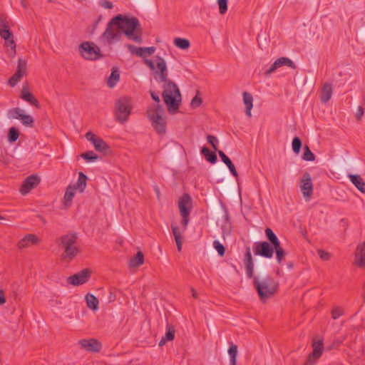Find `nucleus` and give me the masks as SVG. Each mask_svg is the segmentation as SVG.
Here are the masks:
<instances>
[{
    "label": "nucleus",
    "mask_w": 365,
    "mask_h": 365,
    "mask_svg": "<svg viewBox=\"0 0 365 365\" xmlns=\"http://www.w3.org/2000/svg\"><path fill=\"white\" fill-rule=\"evenodd\" d=\"M119 17H113L108 23L105 31L101 34L100 41L104 44L110 45L119 41L122 37V31L118 29L117 20Z\"/></svg>",
    "instance_id": "obj_6"
},
{
    "label": "nucleus",
    "mask_w": 365,
    "mask_h": 365,
    "mask_svg": "<svg viewBox=\"0 0 365 365\" xmlns=\"http://www.w3.org/2000/svg\"><path fill=\"white\" fill-rule=\"evenodd\" d=\"M156 66L150 59L145 58V64L154 71V78L163 82V97L168 110L170 113H175L179 110L181 101V95L178 86L172 81L168 79V69L165 61L160 56H156Z\"/></svg>",
    "instance_id": "obj_1"
},
{
    "label": "nucleus",
    "mask_w": 365,
    "mask_h": 365,
    "mask_svg": "<svg viewBox=\"0 0 365 365\" xmlns=\"http://www.w3.org/2000/svg\"><path fill=\"white\" fill-rule=\"evenodd\" d=\"M302 145V143L301 139L297 136L294 137L292 140V150L295 154L298 155L299 153Z\"/></svg>",
    "instance_id": "obj_44"
},
{
    "label": "nucleus",
    "mask_w": 365,
    "mask_h": 365,
    "mask_svg": "<svg viewBox=\"0 0 365 365\" xmlns=\"http://www.w3.org/2000/svg\"><path fill=\"white\" fill-rule=\"evenodd\" d=\"M171 227H172L173 234L174 235L175 240V242H176V245H177L178 250L179 252H180L181 249H182V235H181V233H180V232L179 230V228L177 226L172 225Z\"/></svg>",
    "instance_id": "obj_36"
},
{
    "label": "nucleus",
    "mask_w": 365,
    "mask_h": 365,
    "mask_svg": "<svg viewBox=\"0 0 365 365\" xmlns=\"http://www.w3.org/2000/svg\"><path fill=\"white\" fill-rule=\"evenodd\" d=\"M81 156L88 162L95 161L98 159V155H96L93 151H88L83 153L81 155Z\"/></svg>",
    "instance_id": "obj_45"
},
{
    "label": "nucleus",
    "mask_w": 365,
    "mask_h": 365,
    "mask_svg": "<svg viewBox=\"0 0 365 365\" xmlns=\"http://www.w3.org/2000/svg\"><path fill=\"white\" fill-rule=\"evenodd\" d=\"M152 99L157 103L147 110V116L151 122L152 126L158 134L163 135L166 133L165 118L163 117L165 110L161 104H160L159 96L153 91H150Z\"/></svg>",
    "instance_id": "obj_2"
},
{
    "label": "nucleus",
    "mask_w": 365,
    "mask_h": 365,
    "mask_svg": "<svg viewBox=\"0 0 365 365\" xmlns=\"http://www.w3.org/2000/svg\"><path fill=\"white\" fill-rule=\"evenodd\" d=\"M216 151H211L207 147H203L201 149V154L205 157L206 160L212 164H214L217 160V157L215 153Z\"/></svg>",
    "instance_id": "obj_31"
},
{
    "label": "nucleus",
    "mask_w": 365,
    "mask_h": 365,
    "mask_svg": "<svg viewBox=\"0 0 365 365\" xmlns=\"http://www.w3.org/2000/svg\"><path fill=\"white\" fill-rule=\"evenodd\" d=\"M265 235L267 239V241L270 245L273 246V247L275 249V247H278V245H281L280 241L279 240L277 235L274 234V232L272 231V230L269 227H267L265 229Z\"/></svg>",
    "instance_id": "obj_29"
},
{
    "label": "nucleus",
    "mask_w": 365,
    "mask_h": 365,
    "mask_svg": "<svg viewBox=\"0 0 365 365\" xmlns=\"http://www.w3.org/2000/svg\"><path fill=\"white\" fill-rule=\"evenodd\" d=\"M86 139L92 143L95 149L104 155H108L111 152L110 148L107 145L103 139L96 135L91 131L86 133Z\"/></svg>",
    "instance_id": "obj_12"
},
{
    "label": "nucleus",
    "mask_w": 365,
    "mask_h": 365,
    "mask_svg": "<svg viewBox=\"0 0 365 365\" xmlns=\"http://www.w3.org/2000/svg\"><path fill=\"white\" fill-rule=\"evenodd\" d=\"M278 68H279L276 61L271 65L269 69H267L264 74L266 76H269L271 73H274Z\"/></svg>",
    "instance_id": "obj_53"
},
{
    "label": "nucleus",
    "mask_w": 365,
    "mask_h": 365,
    "mask_svg": "<svg viewBox=\"0 0 365 365\" xmlns=\"http://www.w3.org/2000/svg\"><path fill=\"white\" fill-rule=\"evenodd\" d=\"M168 341L164 338V336L162 337L161 340L159 342V346H163Z\"/></svg>",
    "instance_id": "obj_64"
},
{
    "label": "nucleus",
    "mask_w": 365,
    "mask_h": 365,
    "mask_svg": "<svg viewBox=\"0 0 365 365\" xmlns=\"http://www.w3.org/2000/svg\"><path fill=\"white\" fill-rule=\"evenodd\" d=\"M207 140L212 145L214 150L217 151L218 153L219 150L217 149V144H218L217 138L214 135H208L207 136Z\"/></svg>",
    "instance_id": "obj_48"
},
{
    "label": "nucleus",
    "mask_w": 365,
    "mask_h": 365,
    "mask_svg": "<svg viewBox=\"0 0 365 365\" xmlns=\"http://www.w3.org/2000/svg\"><path fill=\"white\" fill-rule=\"evenodd\" d=\"M355 264L359 267H365V242L359 244L356 248Z\"/></svg>",
    "instance_id": "obj_22"
},
{
    "label": "nucleus",
    "mask_w": 365,
    "mask_h": 365,
    "mask_svg": "<svg viewBox=\"0 0 365 365\" xmlns=\"http://www.w3.org/2000/svg\"><path fill=\"white\" fill-rule=\"evenodd\" d=\"M348 178L361 192L365 193V182L359 175L349 174Z\"/></svg>",
    "instance_id": "obj_24"
},
{
    "label": "nucleus",
    "mask_w": 365,
    "mask_h": 365,
    "mask_svg": "<svg viewBox=\"0 0 365 365\" xmlns=\"http://www.w3.org/2000/svg\"><path fill=\"white\" fill-rule=\"evenodd\" d=\"M109 302H113L115 299V295L110 292L109 295Z\"/></svg>",
    "instance_id": "obj_63"
},
{
    "label": "nucleus",
    "mask_w": 365,
    "mask_h": 365,
    "mask_svg": "<svg viewBox=\"0 0 365 365\" xmlns=\"http://www.w3.org/2000/svg\"><path fill=\"white\" fill-rule=\"evenodd\" d=\"M173 43L176 47L183 50H186L190 46V41L184 38H175Z\"/></svg>",
    "instance_id": "obj_38"
},
{
    "label": "nucleus",
    "mask_w": 365,
    "mask_h": 365,
    "mask_svg": "<svg viewBox=\"0 0 365 365\" xmlns=\"http://www.w3.org/2000/svg\"><path fill=\"white\" fill-rule=\"evenodd\" d=\"M143 51H144V53H147L149 55H151L155 51V47H154V46L144 47Z\"/></svg>",
    "instance_id": "obj_57"
},
{
    "label": "nucleus",
    "mask_w": 365,
    "mask_h": 365,
    "mask_svg": "<svg viewBox=\"0 0 365 365\" xmlns=\"http://www.w3.org/2000/svg\"><path fill=\"white\" fill-rule=\"evenodd\" d=\"M78 344H80L81 349L93 353L99 352L102 348V344L101 342L96 339H83L78 341Z\"/></svg>",
    "instance_id": "obj_16"
},
{
    "label": "nucleus",
    "mask_w": 365,
    "mask_h": 365,
    "mask_svg": "<svg viewBox=\"0 0 365 365\" xmlns=\"http://www.w3.org/2000/svg\"><path fill=\"white\" fill-rule=\"evenodd\" d=\"M132 106L130 99L128 97H123L115 102V118L120 123L126 122L131 113Z\"/></svg>",
    "instance_id": "obj_7"
},
{
    "label": "nucleus",
    "mask_w": 365,
    "mask_h": 365,
    "mask_svg": "<svg viewBox=\"0 0 365 365\" xmlns=\"http://www.w3.org/2000/svg\"><path fill=\"white\" fill-rule=\"evenodd\" d=\"M228 354L230 355V365H236L237 364V346L231 344L229 349Z\"/></svg>",
    "instance_id": "obj_37"
},
{
    "label": "nucleus",
    "mask_w": 365,
    "mask_h": 365,
    "mask_svg": "<svg viewBox=\"0 0 365 365\" xmlns=\"http://www.w3.org/2000/svg\"><path fill=\"white\" fill-rule=\"evenodd\" d=\"M276 254V259L278 264H281L282 262V260L284 259V257L287 255V252L285 250L282 248L281 245H278V247H275V249H274V253Z\"/></svg>",
    "instance_id": "obj_39"
},
{
    "label": "nucleus",
    "mask_w": 365,
    "mask_h": 365,
    "mask_svg": "<svg viewBox=\"0 0 365 365\" xmlns=\"http://www.w3.org/2000/svg\"><path fill=\"white\" fill-rule=\"evenodd\" d=\"M0 36L6 41V46L11 47V56H14L16 54V44L14 41V35L10 31L8 24L6 22H4L2 19H1L0 21Z\"/></svg>",
    "instance_id": "obj_11"
},
{
    "label": "nucleus",
    "mask_w": 365,
    "mask_h": 365,
    "mask_svg": "<svg viewBox=\"0 0 365 365\" xmlns=\"http://www.w3.org/2000/svg\"><path fill=\"white\" fill-rule=\"evenodd\" d=\"M92 271L86 268L76 274L70 276L67 278V282L73 286H79L81 284L86 283L91 277Z\"/></svg>",
    "instance_id": "obj_13"
},
{
    "label": "nucleus",
    "mask_w": 365,
    "mask_h": 365,
    "mask_svg": "<svg viewBox=\"0 0 365 365\" xmlns=\"http://www.w3.org/2000/svg\"><path fill=\"white\" fill-rule=\"evenodd\" d=\"M135 55L138 56L142 57L144 56V51H143V47H139L137 49V53H135Z\"/></svg>",
    "instance_id": "obj_62"
},
{
    "label": "nucleus",
    "mask_w": 365,
    "mask_h": 365,
    "mask_svg": "<svg viewBox=\"0 0 365 365\" xmlns=\"http://www.w3.org/2000/svg\"><path fill=\"white\" fill-rule=\"evenodd\" d=\"M175 329L172 324H167L166 333L164 338L168 341H173L175 338Z\"/></svg>",
    "instance_id": "obj_43"
},
{
    "label": "nucleus",
    "mask_w": 365,
    "mask_h": 365,
    "mask_svg": "<svg viewBox=\"0 0 365 365\" xmlns=\"http://www.w3.org/2000/svg\"><path fill=\"white\" fill-rule=\"evenodd\" d=\"M78 239L76 232H70L61 236L58 240L64 251L61 255L63 259L72 260L80 252V250L76 245Z\"/></svg>",
    "instance_id": "obj_5"
},
{
    "label": "nucleus",
    "mask_w": 365,
    "mask_h": 365,
    "mask_svg": "<svg viewBox=\"0 0 365 365\" xmlns=\"http://www.w3.org/2000/svg\"><path fill=\"white\" fill-rule=\"evenodd\" d=\"M102 19H103V16L99 15L93 24V30L96 29L98 24L102 21Z\"/></svg>",
    "instance_id": "obj_59"
},
{
    "label": "nucleus",
    "mask_w": 365,
    "mask_h": 365,
    "mask_svg": "<svg viewBox=\"0 0 365 365\" xmlns=\"http://www.w3.org/2000/svg\"><path fill=\"white\" fill-rule=\"evenodd\" d=\"M225 223L222 225V235L225 237L226 235H229L231 231V224L230 222L229 214L227 211L225 210L224 215Z\"/></svg>",
    "instance_id": "obj_35"
},
{
    "label": "nucleus",
    "mask_w": 365,
    "mask_h": 365,
    "mask_svg": "<svg viewBox=\"0 0 365 365\" xmlns=\"http://www.w3.org/2000/svg\"><path fill=\"white\" fill-rule=\"evenodd\" d=\"M144 262V255L142 252H138L137 254L130 259L129 265L130 267H136L143 264Z\"/></svg>",
    "instance_id": "obj_33"
},
{
    "label": "nucleus",
    "mask_w": 365,
    "mask_h": 365,
    "mask_svg": "<svg viewBox=\"0 0 365 365\" xmlns=\"http://www.w3.org/2000/svg\"><path fill=\"white\" fill-rule=\"evenodd\" d=\"M333 88L332 86L329 83H325L321 91V101L322 103H327L329 101L332 96Z\"/></svg>",
    "instance_id": "obj_26"
},
{
    "label": "nucleus",
    "mask_w": 365,
    "mask_h": 365,
    "mask_svg": "<svg viewBox=\"0 0 365 365\" xmlns=\"http://www.w3.org/2000/svg\"><path fill=\"white\" fill-rule=\"evenodd\" d=\"M76 187H74V186L72 185H69L67 187L66 190L64 194V196H63V203L66 207L71 206V205L72 203L73 198L76 193Z\"/></svg>",
    "instance_id": "obj_27"
},
{
    "label": "nucleus",
    "mask_w": 365,
    "mask_h": 365,
    "mask_svg": "<svg viewBox=\"0 0 365 365\" xmlns=\"http://www.w3.org/2000/svg\"><path fill=\"white\" fill-rule=\"evenodd\" d=\"M227 2L228 0H217L219 6V12L220 14H225L227 11Z\"/></svg>",
    "instance_id": "obj_49"
},
{
    "label": "nucleus",
    "mask_w": 365,
    "mask_h": 365,
    "mask_svg": "<svg viewBox=\"0 0 365 365\" xmlns=\"http://www.w3.org/2000/svg\"><path fill=\"white\" fill-rule=\"evenodd\" d=\"M23 125L29 127L34 126V118L32 116L26 114H24L23 116L20 119Z\"/></svg>",
    "instance_id": "obj_46"
},
{
    "label": "nucleus",
    "mask_w": 365,
    "mask_h": 365,
    "mask_svg": "<svg viewBox=\"0 0 365 365\" xmlns=\"http://www.w3.org/2000/svg\"><path fill=\"white\" fill-rule=\"evenodd\" d=\"M302 159L306 161H314L315 160V155L312 152L308 145H305L304 147V153L302 156Z\"/></svg>",
    "instance_id": "obj_42"
},
{
    "label": "nucleus",
    "mask_w": 365,
    "mask_h": 365,
    "mask_svg": "<svg viewBox=\"0 0 365 365\" xmlns=\"http://www.w3.org/2000/svg\"><path fill=\"white\" fill-rule=\"evenodd\" d=\"M242 96L243 101L245 106V113L247 116L251 117V110L253 107L252 96L246 91L243 92Z\"/></svg>",
    "instance_id": "obj_28"
},
{
    "label": "nucleus",
    "mask_w": 365,
    "mask_h": 365,
    "mask_svg": "<svg viewBox=\"0 0 365 365\" xmlns=\"http://www.w3.org/2000/svg\"><path fill=\"white\" fill-rule=\"evenodd\" d=\"M25 75H26V61L22 58H19L16 71L9 79V85L11 87H14Z\"/></svg>",
    "instance_id": "obj_15"
},
{
    "label": "nucleus",
    "mask_w": 365,
    "mask_h": 365,
    "mask_svg": "<svg viewBox=\"0 0 365 365\" xmlns=\"http://www.w3.org/2000/svg\"><path fill=\"white\" fill-rule=\"evenodd\" d=\"M120 81V73L118 68L113 67L108 79L107 84L109 88H113Z\"/></svg>",
    "instance_id": "obj_30"
},
{
    "label": "nucleus",
    "mask_w": 365,
    "mask_h": 365,
    "mask_svg": "<svg viewBox=\"0 0 365 365\" xmlns=\"http://www.w3.org/2000/svg\"><path fill=\"white\" fill-rule=\"evenodd\" d=\"M218 155L220 157L222 161L228 167L231 174L235 177H238V174L237 170L232 163V160L225 155V153L222 150H218Z\"/></svg>",
    "instance_id": "obj_25"
},
{
    "label": "nucleus",
    "mask_w": 365,
    "mask_h": 365,
    "mask_svg": "<svg viewBox=\"0 0 365 365\" xmlns=\"http://www.w3.org/2000/svg\"><path fill=\"white\" fill-rule=\"evenodd\" d=\"M284 61L285 57H280L276 60V62L278 63L279 67L284 66Z\"/></svg>",
    "instance_id": "obj_61"
},
{
    "label": "nucleus",
    "mask_w": 365,
    "mask_h": 365,
    "mask_svg": "<svg viewBox=\"0 0 365 365\" xmlns=\"http://www.w3.org/2000/svg\"><path fill=\"white\" fill-rule=\"evenodd\" d=\"M6 302V298L3 290H0V305H3Z\"/></svg>",
    "instance_id": "obj_60"
},
{
    "label": "nucleus",
    "mask_w": 365,
    "mask_h": 365,
    "mask_svg": "<svg viewBox=\"0 0 365 365\" xmlns=\"http://www.w3.org/2000/svg\"><path fill=\"white\" fill-rule=\"evenodd\" d=\"M126 47L128 49V51L132 53V54H135V53H137V49L138 48L132 44H127L126 45Z\"/></svg>",
    "instance_id": "obj_58"
},
{
    "label": "nucleus",
    "mask_w": 365,
    "mask_h": 365,
    "mask_svg": "<svg viewBox=\"0 0 365 365\" xmlns=\"http://www.w3.org/2000/svg\"><path fill=\"white\" fill-rule=\"evenodd\" d=\"M88 180V177L83 173L80 172L78 173V179L76 185H73L74 187H76V190H78L81 192H83L86 187V180Z\"/></svg>",
    "instance_id": "obj_34"
},
{
    "label": "nucleus",
    "mask_w": 365,
    "mask_h": 365,
    "mask_svg": "<svg viewBox=\"0 0 365 365\" xmlns=\"http://www.w3.org/2000/svg\"><path fill=\"white\" fill-rule=\"evenodd\" d=\"M244 264L246 270L247 277L249 279H253V277H255L254 275V262L250 247L246 248V252L244 257Z\"/></svg>",
    "instance_id": "obj_19"
},
{
    "label": "nucleus",
    "mask_w": 365,
    "mask_h": 365,
    "mask_svg": "<svg viewBox=\"0 0 365 365\" xmlns=\"http://www.w3.org/2000/svg\"><path fill=\"white\" fill-rule=\"evenodd\" d=\"M343 314V310L339 307H334L331 310V317L334 319H337Z\"/></svg>",
    "instance_id": "obj_51"
},
{
    "label": "nucleus",
    "mask_w": 365,
    "mask_h": 365,
    "mask_svg": "<svg viewBox=\"0 0 365 365\" xmlns=\"http://www.w3.org/2000/svg\"><path fill=\"white\" fill-rule=\"evenodd\" d=\"M284 66H287L294 69H295L297 68L294 63L287 57H285Z\"/></svg>",
    "instance_id": "obj_56"
},
{
    "label": "nucleus",
    "mask_w": 365,
    "mask_h": 365,
    "mask_svg": "<svg viewBox=\"0 0 365 365\" xmlns=\"http://www.w3.org/2000/svg\"><path fill=\"white\" fill-rule=\"evenodd\" d=\"M39 242V239L36 235L27 234L18 242V247L23 249L31 245H36Z\"/></svg>",
    "instance_id": "obj_23"
},
{
    "label": "nucleus",
    "mask_w": 365,
    "mask_h": 365,
    "mask_svg": "<svg viewBox=\"0 0 365 365\" xmlns=\"http://www.w3.org/2000/svg\"><path fill=\"white\" fill-rule=\"evenodd\" d=\"M115 17H119L117 20L118 29L122 31V34L130 40L140 43L143 41L142 34L143 29L136 17H128L121 14H118Z\"/></svg>",
    "instance_id": "obj_3"
},
{
    "label": "nucleus",
    "mask_w": 365,
    "mask_h": 365,
    "mask_svg": "<svg viewBox=\"0 0 365 365\" xmlns=\"http://www.w3.org/2000/svg\"><path fill=\"white\" fill-rule=\"evenodd\" d=\"M20 98L36 108H40V104L38 100L35 98L34 94L30 92L27 85L23 86L20 93Z\"/></svg>",
    "instance_id": "obj_21"
},
{
    "label": "nucleus",
    "mask_w": 365,
    "mask_h": 365,
    "mask_svg": "<svg viewBox=\"0 0 365 365\" xmlns=\"http://www.w3.org/2000/svg\"><path fill=\"white\" fill-rule=\"evenodd\" d=\"M24 114V110L19 108H14L8 111V116L9 118L20 120Z\"/></svg>",
    "instance_id": "obj_40"
},
{
    "label": "nucleus",
    "mask_w": 365,
    "mask_h": 365,
    "mask_svg": "<svg viewBox=\"0 0 365 365\" xmlns=\"http://www.w3.org/2000/svg\"><path fill=\"white\" fill-rule=\"evenodd\" d=\"M199 94V91H197V93ZM202 103V98L198 97L197 95H196L191 101V107L193 108H196L199 107Z\"/></svg>",
    "instance_id": "obj_52"
},
{
    "label": "nucleus",
    "mask_w": 365,
    "mask_h": 365,
    "mask_svg": "<svg viewBox=\"0 0 365 365\" xmlns=\"http://www.w3.org/2000/svg\"><path fill=\"white\" fill-rule=\"evenodd\" d=\"M244 264L246 270L247 277L249 279H253V277H255L254 275V262L250 247L246 248V252L244 257Z\"/></svg>",
    "instance_id": "obj_20"
},
{
    "label": "nucleus",
    "mask_w": 365,
    "mask_h": 365,
    "mask_svg": "<svg viewBox=\"0 0 365 365\" xmlns=\"http://www.w3.org/2000/svg\"><path fill=\"white\" fill-rule=\"evenodd\" d=\"M79 53L85 59L91 61L98 60L104 57L101 53L100 48L93 43L88 41L80 44Z\"/></svg>",
    "instance_id": "obj_8"
},
{
    "label": "nucleus",
    "mask_w": 365,
    "mask_h": 365,
    "mask_svg": "<svg viewBox=\"0 0 365 365\" xmlns=\"http://www.w3.org/2000/svg\"><path fill=\"white\" fill-rule=\"evenodd\" d=\"M364 108L361 106H359L356 113V118L357 120H360L364 115Z\"/></svg>",
    "instance_id": "obj_55"
},
{
    "label": "nucleus",
    "mask_w": 365,
    "mask_h": 365,
    "mask_svg": "<svg viewBox=\"0 0 365 365\" xmlns=\"http://www.w3.org/2000/svg\"><path fill=\"white\" fill-rule=\"evenodd\" d=\"M252 282L261 301H264L272 297L278 289V283L269 274H267L262 279L256 276L253 277Z\"/></svg>",
    "instance_id": "obj_4"
},
{
    "label": "nucleus",
    "mask_w": 365,
    "mask_h": 365,
    "mask_svg": "<svg viewBox=\"0 0 365 365\" xmlns=\"http://www.w3.org/2000/svg\"><path fill=\"white\" fill-rule=\"evenodd\" d=\"M213 247L217 250L218 255L221 257L225 255V247L219 241L215 240L213 242Z\"/></svg>",
    "instance_id": "obj_47"
},
{
    "label": "nucleus",
    "mask_w": 365,
    "mask_h": 365,
    "mask_svg": "<svg viewBox=\"0 0 365 365\" xmlns=\"http://www.w3.org/2000/svg\"><path fill=\"white\" fill-rule=\"evenodd\" d=\"M19 136V130L15 127H11L9 130L8 133V140L10 143H14L17 140Z\"/></svg>",
    "instance_id": "obj_41"
},
{
    "label": "nucleus",
    "mask_w": 365,
    "mask_h": 365,
    "mask_svg": "<svg viewBox=\"0 0 365 365\" xmlns=\"http://www.w3.org/2000/svg\"><path fill=\"white\" fill-rule=\"evenodd\" d=\"M274 247L267 241H258L253 244L252 250L255 255L264 258H272L274 255Z\"/></svg>",
    "instance_id": "obj_10"
},
{
    "label": "nucleus",
    "mask_w": 365,
    "mask_h": 365,
    "mask_svg": "<svg viewBox=\"0 0 365 365\" xmlns=\"http://www.w3.org/2000/svg\"><path fill=\"white\" fill-rule=\"evenodd\" d=\"M313 351L309 354L304 365H313L320 358L324 350L323 341L322 339H314L312 342Z\"/></svg>",
    "instance_id": "obj_14"
},
{
    "label": "nucleus",
    "mask_w": 365,
    "mask_h": 365,
    "mask_svg": "<svg viewBox=\"0 0 365 365\" xmlns=\"http://www.w3.org/2000/svg\"><path fill=\"white\" fill-rule=\"evenodd\" d=\"M99 4L101 6L107 9H111L113 8V3L108 0H101L99 1Z\"/></svg>",
    "instance_id": "obj_54"
},
{
    "label": "nucleus",
    "mask_w": 365,
    "mask_h": 365,
    "mask_svg": "<svg viewBox=\"0 0 365 365\" xmlns=\"http://www.w3.org/2000/svg\"><path fill=\"white\" fill-rule=\"evenodd\" d=\"M317 254L320 259L323 261H329L331 259V253L324 250H318Z\"/></svg>",
    "instance_id": "obj_50"
},
{
    "label": "nucleus",
    "mask_w": 365,
    "mask_h": 365,
    "mask_svg": "<svg viewBox=\"0 0 365 365\" xmlns=\"http://www.w3.org/2000/svg\"><path fill=\"white\" fill-rule=\"evenodd\" d=\"M192 199L189 194L185 193L180 198L178 207L182 216V225L185 227L189 222Z\"/></svg>",
    "instance_id": "obj_9"
},
{
    "label": "nucleus",
    "mask_w": 365,
    "mask_h": 365,
    "mask_svg": "<svg viewBox=\"0 0 365 365\" xmlns=\"http://www.w3.org/2000/svg\"><path fill=\"white\" fill-rule=\"evenodd\" d=\"M85 299L88 308L93 310L98 309V299L93 294L88 293L86 295Z\"/></svg>",
    "instance_id": "obj_32"
},
{
    "label": "nucleus",
    "mask_w": 365,
    "mask_h": 365,
    "mask_svg": "<svg viewBox=\"0 0 365 365\" xmlns=\"http://www.w3.org/2000/svg\"><path fill=\"white\" fill-rule=\"evenodd\" d=\"M40 182V178L38 176L36 175H31L27 177L23 182L21 188L20 192L25 195L28 194L33 188L36 187Z\"/></svg>",
    "instance_id": "obj_17"
},
{
    "label": "nucleus",
    "mask_w": 365,
    "mask_h": 365,
    "mask_svg": "<svg viewBox=\"0 0 365 365\" xmlns=\"http://www.w3.org/2000/svg\"><path fill=\"white\" fill-rule=\"evenodd\" d=\"M300 189L304 197H309L313 192V185L312 178L309 173H304L301 179Z\"/></svg>",
    "instance_id": "obj_18"
}]
</instances>
